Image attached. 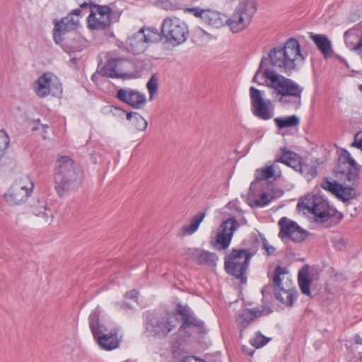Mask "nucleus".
Instances as JSON below:
<instances>
[{
  "instance_id": "nucleus-38",
  "label": "nucleus",
  "mask_w": 362,
  "mask_h": 362,
  "mask_svg": "<svg viewBox=\"0 0 362 362\" xmlns=\"http://www.w3.org/2000/svg\"><path fill=\"white\" fill-rule=\"evenodd\" d=\"M266 70H268L270 72H276V70L274 69H271L268 66H266V68H261V63L259 64V68L257 69V71H256L253 78H252V81L254 83H257L258 84H260L257 80L258 78V76L260 74H262V76L263 78H266L267 80V83H269V78L266 75Z\"/></svg>"
},
{
  "instance_id": "nucleus-29",
  "label": "nucleus",
  "mask_w": 362,
  "mask_h": 362,
  "mask_svg": "<svg viewBox=\"0 0 362 362\" xmlns=\"http://www.w3.org/2000/svg\"><path fill=\"white\" fill-rule=\"evenodd\" d=\"M276 162L282 163L296 170L300 169V160L296 153L289 151H282L281 156L276 158Z\"/></svg>"
},
{
  "instance_id": "nucleus-4",
  "label": "nucleus",
  "mask_w": 362,
  "mask_h": 362,
  "mask_svg": "<svg viewBox=\"0 0 362 362\" xmlns=\"http://www.w3.org/2000/svg\"><path fill=\"white\" fill-rule=\"evenodd\" d=\"M265 74L269 78L267 86L276 92L281 104H291L296 109L300 106L302 88L293 80L277 74L276 71L270 72L266 70Z\"/></svg>"
},
{
  "instance_id": "nucleus-47",
  "label": "nucleus",
  "mask_w": 362,
  "mask_h": 362,
  "mask_svg": "<svg viewBox=\"0 0 362 362\" xmlns=\"http://www.w3.org/2000/svg\"><path fill=\"white\" fill-rule=\"evenodd\" d=\"M138 292L135 290H132L126 293V297L134 299L137 298Z\"/></svg>"
},
{
  "instance_id": "nucleus-17",
  "label": "nucleus",
  "mask_w": 362,
  "mask_h": 362,
  "mask_svg": "<svg viewBox=\"0 0 362 362\" xmlns=\"http://www.w3.org/2000/svg\"><path fill=\"white\" fill-rule=\"evenodd\" d=\"M279 237L284 241L286 238H289L294 243H300L305 240L308 235V232L300 227L296 222L287 218L282 217L279 221Z\"/></svg>"
},
{
  "instance_id": "nucleus-15",
  "label": "nucleus",
  "mask_w": 362,
  "mask_h": 362,
  "mask_svg": "<svg viewBox=\"0 0 362 362\" xmlns=\"http://www.w3.org/2000/svg\"><path fill=\"white\" fill-rule=\"evenodd\" d=\"M359 170L356 161L351 157L349 152L345 150L335 167L336 176L349 182L355 181L359 177Z\"/></svg>"
},
{
  "instance_id": "nucleus-12",
  "label": "nucleus",
  "mask_w": 362,
  "mask_h": 362,
  "mask_svg": "<svg viewBox=\"0 0 362 362\" xmlns=\"http://www.w3.org/2000/svg\"><path fill=\"white\" fill-rule=\"evenodd\" d=\"M160 42V37L156 28H141L137 33L132 35L127 41V50L134 54L143 53L149 44Z\"/></svg>"
},
{
  "instance_id": "nucleus-26",
  "label": "nucleus",
  "mask_w": 362,
  "mask_h": 362,
  "mask_svg": "<svg viewBox=\"0 0 362 362\" xmlns=\"http://www.w3.org/2000/svg\"><path fill=\"white\" fill-rule=\"evenodd\" d=\"M274 293L276 299L281 303L287 306H292L296 291L293 287L287 286L285 288L283 286L274 288Z\"/></svg>"
},
{
  "instance_id": "nucleus-13",
  "label": "nucleus",
  "mask_w": 362,
  "mask_h": 362,
  "mask_svg": "<svg viewBox=\"0 0 362 362\" xmlns=\"http://www.w3.org/2000/svg\"><path fill=\"white\" fill-rule=\"evenodd\" d=\"M249 93L252 114L262 120L272 119L274 116L272 101L264 98V92L252 86Z\"/></svg>"
},
{
  "instance_id": "nucleus-11",
  "label": "nucleus",
  "mask_w": 362,
  "mask_h": 362,
  "mask_svg": "<svg viewBox=\"0 0 362 362\" xmlns=\"http://www.w3.org/2000/svg\"><path fill=\"white\" fill-rule=\"evenodd\" d=\"M174 315L178 316L181 324L178 328L177 334L182 339L189 338L194 329L204 330V323L198 319L188 305H183L180 303L176 305Z\"/></svg>"
},
{
  "instance_id": "nucleus-24",
  "label": "nucleus",
  "mask_w": 362,
  "mask_h": 362,
  "mask_svg": "<svg viewBox=\"0 0 362 362\" xmlns=\"http://www.w3.org/2000/svg\"><path fill=\"white\" fill-rule=\"evenodd\" d=\"M262 314V311L257 310H245L237 314L235 317V322L240 330V334L253 321L255 317L259 316Z\"/></svg>"
},
{
  "instance_id": "nucleus-21",
  "label": "nucleus",
  "mask_w": 362,
  "mask_h": 362,
  "mask_svg": "<svg viewBox=\"0 0 362 362\" xmlns=\"http://www.w3.org/2000/svg\"><path fill=\"white\" fill-rule=\"evenodd\" d=\"M125 63L126 61L123 59L111 58L108 60L107 63L98 71V73L100 76L108 78H124L127 75L123 69V66Z\"/></svg>"
},
{
  "instance_id": "nucleus-45",
  "label": "nucleus",
  "mask_w": 362,
  "mask_h": 362,
  "mask_svg": "<svg viewBox=\"0 0 362 362\" xmlns=\"http://www.w3.org/2000/svg\"><path fill=\"white\" fill-rule=\"evenodd\" d=\"M161 6L163 8L168 11H175L177 9V7L175 6H174L171 2L167 0L161 2Z\"/></svg>"
},
{
  "instance_id": "nucleus-50",
  "label": "nucleus",
  "mask_w": 362,
  "mask_h": 362,
  "mask_svg": "<svg viewBox=\"0 0 362 362\" xmlns=\"http://www.w3.org/2000/svg\"><path fill=\"white\" fill-rule=\"evenodd\" d=\"M125 307L129 308V306H127V305L125 304V303H122V305H121V308H125Z\"/></svg>"
},
{
  "instance_id": "nucleus-2",
  "label": "nucleus",
  "mask_w": 362,
  "mask_h": 362,
  "mask_svg": "<svg viewBox=\"0 0 362 362\" xmlns=\"http://www.w3.org/2000/svg\"><path fill=\"white\" fill-rule=\"evenodd\" d=\"M303 60L298 41L288 39L284 47L272 49L267 56L261 59V68L269 66L271 69H279L281 72L291 73L296 69L297 62Z\"/></svg>"
},
{
  "instance_id": "nucleus-41",
  "label": "nucleus",
  "mask_w": 362,
  "mask_h": 362,
  "mask_svg": "<svg viewBox=\"0 0 362 362\" xmlns=\"http://www.w3.org/2000/svg\"><path fill=\"white\" fill-rule=\"evenodd\" d=\"M76 2L79 5V6L83 10H88L91 8L94 5V2L93 0H75Z\"/></svg>"
},
{
  "instance_id": "nucleus-18",
  "label": "nucleus",
  "mask_w": 362,
  "mask_h": 362,
  "mask_svg": "<svg viewBox=\"0 0 362 362\" xmlns=\"http://www.w3.org/2000/svg\"><path fill=\"white\" fill-rule=\"evenodd\" d=\"M89 11L87 21L90 28L103 30L110 25L111 9L108 6H99L94 4Z\"/></svg>"
},
{
  "instance_id": "nucleus-5",
  "label": "nucleus",
  "mask_w": 362,
  "mask_h": 362,
  "mask_svg": "<svg viewBox=\"0 0 362 362\" xmlns=\"http://www.w3.org/2000/svg\"><path fill=\"white\" fill-rule=\"evenodd\" d=\"M101 310L98 306L91 311L88 317V325L93 339L103 350L112 351L120 346L121 337H119V329L115 327L108 332L106 327L100 323Z\"/></svg>"
},
{
  "instance_id": "nucleus-14",
  "label": "nucleus",
  "mask_w": 362,
  "mask_h": 362,
  "mask_svg": "<svg viewBox=\"0 0 362 362\" xmlns=\"http://www.w3.org/2000/svg\"><path fill=\"white\" fill-rule=\"evenodd\" d=\"M88 11L80 8L71 11L69 15L63 18L60 21L56 22L53 29V38L56 44L62 42V35L76 28L79 24V19L83 12Z\"/></svg>"
},
{
  "instance_id": "nucleus-3",
  "label": "nucleus",
  "mask_w": 362,
  "mask_h": 362,
  "mask_svg": "<svg viewBox=\"0 0 362 362\" xmlns=\"http://www.w3.org/2000/svg\"><path fill=\"white\" fill-rule=\"evenodd\" d=\"M54 180L58 195L62 196L66 191L78 187L82 181V173L71 158L59 156L56 161Z\"/></svg>"
},
{
  "instance_id": "nucleus-31",
  "label": "nucleus",
  "mask_w": 362,
  "mask_h": 362,
  "mask_svg": "<svg viewBox=\"0 0 362 362\" xmlns=\"http://www.w3.org/2000/svg\"><path fill=\"white\" fill-rule=\"evenodd\" d=\"M127 119L130 121L138 131H145L148 127V122L136 112L127 113Z\"/></svg>"
},
{
  "instance_id": "nucleus-42",
  "label": "nucleus",
  "mask_w": 362,
  "mask_h": 362,
  "mask_svg": "<svg viewBox=\"0 0 362 362\" xmlns=\"http://www.w3.org/2000/svg\"><path fill=\"white\" fill-rule=\"evenodd\" d=\"M351 146L356 147L362 151V131L358 132L354 136Z\"/></svg>"
},
{
  "instance_id": "nucleus-27",
  "label": "nucleus",
  "mask_w": 362,
  "mask_h": 362,
  "mask_svg": "<svg viewBox=\"0 0 362 362\" xmlns=\"http://www.w3.org/2000/svg\"><path fill=\"white\" fill-rule=\"evenodd\" d=\"M298 281L300 289L303 294L306 296H310V284L312 282V278L309 273V267L304 265L299 270L298 274Z\"/></svg>"
},
{
  "instance_id": "nucleus-28",
  "label": "nucleus",
  "mask_w": 362,
  "mask_h": 362,
  "mask_svg": "<svg viewBox=\"0 0 362 362\" xmlns=\"http://www.w3.org/2000/svg\"><path fill=\"white\" fill-rule=\"evenodd\" d=\"M278 166L274 163L269 165H266L262 168H258L255 170V179L257 181L267 180L270 179L276 180L280 175L277 172Z\"/></svg>"
},
{
  "instance_id": "nucleus-48",
  "label": "nucleus",
  "mask_w": 362,
  "mask_h": 362,
  "mask_svg": "<svg viewBox=\"0 0 362 362\" xmlns=\"http://www.w3.org/2000/svg\"><path fill=\"white\" fill-rule=\"evenodd\" d=\"M354 341L357 344H362V338L361 337V336L358 334L355 335Z\"/></svg>"
},
{
  "instance_id": "nucleus-1",
  "label": "nucleus",
  "mask_w": 362,
  "mask_h": 362,
  "mask_svg": "<svg viewBox=\"0 0 362 362\" xmlns=\"http://www.w3.org/2000/svg\"><path fill=\"white\" fill-rule=\"evenodd\" d=\"M238 1V4L230 18H228L216 11L209 9L204 16V23L216 28L223 26L226 23L234 33L243 30L249 25L257 7L254 0Z\"/></svg>"
},
{
  "instance_id": "nucleus-8",
  "label": "nucleus",
  "mask_w": 362,
  "mask_h": 362,
  "mask_svg": "<svg viewBox=\"0 0 362 362\" xmlns=\"http://www.w3.org/2000/svg\"><path fill=\"white\" fill-rule=\"evenodd\" d=\"M189 34L187 23L174 16H168L163 19L160 32H158L160 41L164 39L165 42L173 46L184 43L188 38Z\"/></svg>"
},
{
  "instance_id": "nucleus-10",
  "label": "nucleus",
  "mask_w": 362,
  "mask_h": 362,
  "mask_svg": "<svg viewBox=\"0 0 362 362\" xmlns=\"http://www.w3.org/2000/svg\"><path fill=\"white\" fill-rule=\"evenodd\" d=\"M34 183L28 175L17 178L4 194V199L10 206H18L25 203L31 196Z\"/></svg>"
},
{
  "instance_id": "nucleus-7",
  "label": "nucleus",
  "mask_w": 362,
  "mask_h": 362,
  "mask_svg": "<svg viewBox=\"0 0 362 362\" xmlns=\"http://www.w3.org/2000/svg\"><path fill=\"white\" fill-rule=\"evenodd\" d=\"M178 319L174 313H151L145 315L144 326L146 332L153 337L165 338L177 327Z\"/></svg>"
},
{
  "instance_id": "nucleus-34",
  "label": "nucleus",
  "mask_w": 362,
  "mask_h": 362,
  "mask_svg": "<svg viewBox=\"0 0 362 362\" xmlns=\"http://www.w3.org/2000/svg\"><path fill=\"white\" fill-rule=\"evenodd\" d=\"M286 274H287V269L286 267L277 266L275 268L274 274L273 276L274 289L283 287L281 276Z\"/></svg>"
},
{
  "instance_id": "nucleus-49",
  "label": "nucleus",
  "mask_w": 362,
  "mask_h": 362,
  "mask_svg": "<svg viewBox=\"0 0 362 362\" xmlns=\"http://www.w3.org/2000/svg\"><path fill=\"white\" fill-rule=\"evenodd\" d=\"M98 75H100L98 71L96 73L93 74L91 76L92 81H95Z\"/></svg>"
},
{
  "instance_id": "nucleus-9",
  "label": "nucleus",
  "mask_w": 362,
  "mask_h": 362,
  "mask_svg": "<svg viewBox=\"0 0 362 362\" xmlns=\"http://www.w3.org/2000/svg\"><path fill=\"white\" fill-rule=\"evenodd\" d=\"M298 206L306 209L308 212L313 214L316 221L324 223L333 216L341 220L343 215L331 208L328 202L317 196H308L298 203Z\"/></svg>"
},
{
  "instance_id": "nucleus-32",
  "label": "nucleus",
  "mask_w": 362,
  "mask_h": 362,
  "mask_svg": "<svg viewBox=\"0 0 362 362\" xmlns=\"http://www.w3.org/2000/svg\"><path fill=\"white\" fill-rule=\"evenodd\" d=\"M274 122L277 127L280 129L295 127L299 124V118L296 115H291L285 117H276L274 119Z\"/></svg>"
},
{
  "instance_id": "nucleus-44",
  "label": "nucleus",
  "mask_w": 362,
  "mask_h": 362,
  "mask_svg": "<svg viewBox=\"0 0 362 362\" xmlns=\"http://www.w3.org/2000/svg\"><path fill=\"white\" fill-rule=\"evenodd\" d=\"M354 35V30H346L344 34V40H345V42L347 45V47L350 49V47H353L355 45H354V43L352 42H349V38Z\"/></svg>"
},
{
  "instance_id": "nucleus-23",
  "label": "nucleus",
  "mask_w": 362,
  "mask_h": 362,
  "mask_svg": "<svg viewBox=\"0 0 362 362\" xmlns=\"http://www.w3.org/2000/svg\"><path fill=\"white\" fill-rule=\"evenodd\" d=\"M31 210L35 216L41 217L46 223L50 224L54 219L53 213L47 207V201L44 198L34 201L31 205Z\"/></svg>"
},
{
  "instance_id": "nucleus-30",
  "label": "nucleus",
  "mask_w": 362,
  "mask_h": 362,
  "mask_svg": "<svg viewBox=\"0 0 362 362\" xmlns=\"http://www.w3.org/2000/svg\"><path fill=\"white\" fill-rule=\"evenodd\" d=\"M205 216V212H199L194 215L191 219L189 224L182 228L184 235H189L196 232Z\"/></svg>"
},
{
  "instance_id": "nucleus-35",
  "label": "nucleus",
  "mask_w": 362,
  "mask_h": 362,
  "mask_svg": "<svg viewBox=\"0 0 362 362\" xmlns=\"http://www.w3.org/2000/svg\"><path fill=\"white\" fill-rule=\"evenodd\" d=\"M270 340V338L264 336L260 332H257L255 337L251 339L250 342L253 347L259 349L266 345Z\"/></svg>"
},
{
  "instance_id": "nucleus-20",
  "label": "nucleus",
  "mask_w": 362,
  "mask_h": 362,
  "mask_svg": "<svg viewBox=\"0 0 362 362\" xmlns=\"http://www.w3.org/2000/svg\"><path fill=\"white\" fill-rule=\"evenodd\" d=\"M117 98L134 109H141L146 104V98L144 94L129 88L118 90Z\"/></svg>"
},
{
  "instance_id": "nucleus-36",
  "label": "nucleus",
  "mask_w": 362,
  "mask_h": 362,
  "mask_svg": "<svg viewBox=\"0 0 362 362\" xmlns=\"http://www.w3.org/2000/svg\"><path fill=\"white\" fill-rule=\"evenodd\" d=\"M340 184L338 183L336 181H330L328 180H326L323 181L321 184V187L329 192H330L332 194L335 195L336 193H339L338 189L339 187Z\"/></svg>"
},
{
  "instance_id": "nucleus-19",
  "label": "nucleus",
  "mask_w": 362,
  "mask_h": 362,
  "mask_svg": "<svg viewBox=\"0 0 362 362\" xmlns=\"http://www.w3.org/2000/svg\"><path fill=\"white\" fill-rule=\"evenodd\" d=\"M240 224L235 218H229L221 223L216 236L215 247L218 250L227 249L231 242L234 232Z\"/></svg>"
},
{
  "instance_id": "nucleus-6",
  "label": "nucleus",
  "mask_w": 362,
  "mask_h": 362,
  "mask_svg": "<svg viewBox=\"0 0 362 362\" xmlns=\"http://www.w3.org/2000/svg\"><path fill=\"white\" fill-rule=\"evenodd\" d=\"M255 254V251L251 249H233L225 257L224 267L226 272L241 284H245L250 262Z\"/></svg>"
},
{
  "instance_id": "nucleus-22",
  "label": "nucleus",
  "mask_w": 362,
  "mask_h": 362,
  "mask_svg": "<svg viewBox=\"0 0 362 362\" xmlns=\"http://www.w3.org/2000/svg\"><path fill=\"white\" fill-rule=\"evenodd\" d=\"M184 255L186 259H193L199 265L214 266L218 259L216 254L197 248L185 249Z\"/></svg>"
},
{
  "instance_id": "nucleus-39",
  "label": "nucleus",
  "mask_w": 362,
  "mask_h": 362,
  "mask_svg": "<svg viewBox=\"0 0 362 362\" xmlns=\"http://www.w3.org/2000/svg\"><path fill=\"white\" fill-rule=\"evenodd\" d=\"M272 198L269 195L264 192L261 194L260 199L255 200V205L259 207H263L269 204L272 202Z\"/></svg>"
},
{
  "instance_id": "nucleus-43",
  "label": "nucleus",
  "mask_w": 362,
  "mask_h": 362,
  "mask_svg": "<svg viewBox=\"0 0 362 362\" xmlns=\"http://www.w3.org/2000/svg\"><path fill=\"white\" fill-rule=\"evenodd\" d=\"M188 11L192 13L197 17H200L204 22V16L206 13L207 10H204L199 8H189Z\"/></svg>"
},
{
  "instance_id": "nucleus-33",
  "label": "nucleus",
  "mask_w": 362,
  "mask_h": 362,
  "mask_svg": "<svg viewBox=\"0 0 362 362\" xmlns=\"http://www.w3.org/2000/svg\"><path fill=\"white\" fill-rule=\"evenodd\" d=\"M338 191L339 193H336L335 196L343 202H346L355 197V189L354 187H344L340 184Z\"/></svg>"
},
{
  "instance_id": "nucleus-25",
  "label": "nucleus",
  "mask_w": 362,
  "mask_h": 362,
  "mask_svg": "<svg viewBox=\"0 0 362 362\" xmlns=\"http://www.w3.org/2000/svg\"><path fill=\"white\" fill-rule=\"evenodd\" d=\"M310 37L314 42L318 49L322 53L325 58L330 57L333 53L332 42L325 35L310 33Z\"/></svg>"
},
{
  "instance_id": "nucleus-40",
  "label": "nucleus",
  "mask_w": 362,
  "mask_h": 362,
  "mask_svg": "<svg viewBox=\"0 0 362 362\" xmlns=\"http://www.w3.org/2000/svg\"><path fill=\"white\" fill-rule=\"evenodd\" d=\"M261 240H262V243L263 249L266 250L267 255L268 256L274 255V253L276 251L275 247L269 244L268 240H267V238L264 236L261 235Z\"/></svg>"
},
{
  "instance_id": "nucleus-46",
  "label": "nucleus",
  "mask_w": 362,
  "mask_h": 362,
  "mask_svg": "<svg viewBox=\"0 0 362 362\" xmlns=\"http://www.w3.org/2000/svg\"><path fill=\"white\" fill-rule=\"evenodd\" d=\"M243 352L248 355V356H252L253 354L255 353V349H252L250 347H248L247 346H243Z\"/></svg>"
},
{
  "instance_id": "nucleus-37",
  "label": "nucleus",
  "mask_w": 362,
  "mask_h": 362,
  "mask_svg": "<svg viewBox=\"0 0 362 362\" xmlns=\"http://www.w3.org/2000/svg\"><path fill=\"white\" fill-rule=\"evenodd\" d=\"M147 88L150 95V100L153 99L154 94L157 93L158 90V80L153 76L151 77L147 83Z\"/></svg>"
},
{
  "instance_id": "nucleus-16",
  "label": "nucleus",
  "mask_w": 362,
  "mask_h": 362,
  "mask_svg": "<svg viewBox=\"0 0 362 362\" xmlns=\"http://www.w3.org/2000/svg\"><path fill=\"white\" fill-rule=\"evenodd\" d=\"M34 91L40 98H45L49 94L55 95L62 92V84L55 75L47 72L35 82Z\"/></svg>"
},
{
  "instance_id": "nucleus-51",
  "label": "nucleus",
  "mask_w": 362,
  "mask_h": 362,
  "mask_svg": "<svg viewBox=\"0 0 362 362\" xmlns=\"http://www.w3.org/2000/svg\"><path fill=\"white\" fill-rule=\"evenodd\" d=\"M288 100H292V98H288Z\"/></svg>"
}]
</instances>
